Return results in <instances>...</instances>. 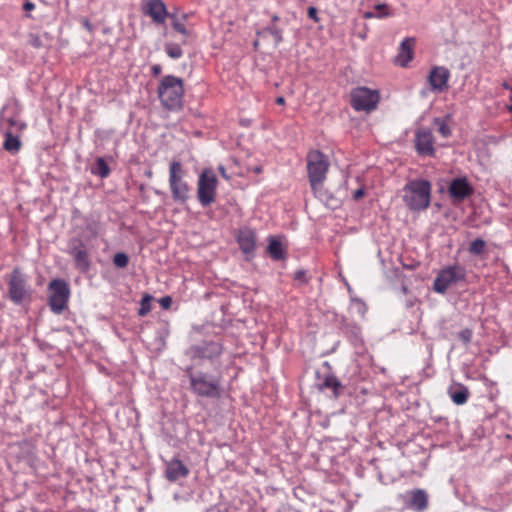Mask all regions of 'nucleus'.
I'll return each mask as SVG.
<instances>
[{
  "mask_svg": "<svg viewBox=\"0 0 512 512\" xmlns=\"http://www.w3.org/2000/svg\"><path fill=\"white\" fill-rule=\"evenodd\" d=\"M189 389L197 397L219 399L222 395L221 376L202 370L197 364L184 369Z\"/></svg>",
  "mask_w": 512,
  "mask_h": 512,
  "instance_id": "obj_1",
  "label": "nucleus"
},
{
  "mask_svg": "<svg viewBox=\"0 0 512 512\" xmlns=\"http://www.w3.org/2000/svg\"><path fill=\"white\" fill-rule=\"evenodd\" d=\"M330 163L328 157L319 150L310 151L307 154V172L311 188L316 197L330 205L332 197H328L323 190L322 184L326 179Z\"/></svg>",
  "mask_w": 512,
  "mask_h": 512,
  "instance_id": "obj_2",
  "label": "nucleus"
},
{
  "mask_svg": "<svg viewBox=\"0 0 512 512\" xmlns=\"http://www.w3.org/2000/svg\"><path fill=\"white\" fill-rule=\"evenodd\" d=\"M403 200L412 211H422L429 207L431 202V184L427 180L419 179L408 182L404 187Z\"/></svg>",
  "mask_w": 512,
  "mask_h": 512,
  "instance_id": "obj_3",
  "label": "nucleus"
},
{
  "mask_svg": "<svg viewBox=\"0 0 512 512\" xmlns=\"http://www.w3.org/2000/svg\"><path fill=\"white\" fill-rule=\"evenodd\" d=\"M158 95L165 108L169 110L180 108L184 95L182 79L173 75L164 76L158 87Z\"/></svg>",
  "mask_w": 512,
  "mask_h": 512,
  "instance_id": "obj_4",
  "label": "nucleus"
},
{
  "mask_svg": "<svg viewBox=\"0 0 512 512\" xmlns=\"http://www.w3.org/2000/svg\"><path fill=\"white\" fill-rule=\"evenodd\" d=\"M26 128V124L13 117H7L4 109L0 113V131L5 137L3 147L10 153H17L22 143L19 138V133Z\"/></svg>",
  "mask_w": 512,
  "mask_h": 512,
  "instance_id": "obj_5",
  "label": "nucleus"
},
{
  "mask_svg": "<svg viewBox=\"0 0 512 512\" xmlns=\"http://www.w3.org/2000/svg\"><path fill=\"white\" fill-rule=\"evenodd\" d=\"M185 171L181 162L172 161L169 165V188L173 200L184 204L190 198L191 187L185 181Z\"/></svg>",
  "mask_w": 512,
  "mask_h": 512,
  "instance_id": "obj_6",
  "label": "nucleus"
},
{
  "mask_svg": "<svg viewBox=\"0 0 512 512\" xmlns=\"http://www.w3.org/2000/svg\"><path fill=\"white\" fill-rule=\"evenodd\" d=\"M466 269L462 265H448L441 269L433 282V290L439 294H445L453 285L465 281Z\"/></svg>",
  "mask_w": 512,
  "mask_h": 512,
  "instance_id": "obj_7",
  "label": "nucleus"
},
{
  "mask_svg": "<svg viewBox=\"0 0 512 512\" xmlns=\"http://www.w3.org/2000/svg\"><path fill=\"white\" fill-rule=\"evenodd\" d=\"M31 287L27 276L19 268H14L8 277V296L16 305L31 298Z\"/></svg>",
  "mask_w": 512,
  "mask_h": 512,
  "instance_id": "obj_8",
  "label": "nucleus"
},
{
  "mask_svg": "<svg viewBox=\"0 0 512 512\" xmlns=\"http://www.w3.org/2000/svg\"><path fill=\"white\" fill-rule=\"evenodd\" d=\"M218 179L211 168H205L197 181V199L202 207L210 206L216 199Z\"/></svg>",
  "mask_w": 512,
  "mask_h": 512,
  "instance_id": "obj_9",
  "label": "nucleus"
},
{
  "mask_svg": "<svg viewBox=\"0 0 512 512\" xmlns=\"http://www.w3.org/2000/svg\"><path fill=\"white\" fill-rule=\"evenodd\" d=\"M48 303L50 309L55 314H61L66 308L70 296L68 283L60 278L53 279L49 285Z\"/></svg>",
  "mask_w": 512,
  "mask_h": 512,
  "instance_id": "obj_10",
  "label": "nucleus"
},
{
  "mask_svg": "<svg viewBox=\"0 0 512 512\" xmlns=\"http://www.w3.org/2000/svg\"><path fill=\"white\" fill-rule=\"evenodd\" d=\"M222 352L223 348L220 343L209 341L190 346L186 350L185 355L193 362V364H197L199 366V362L201 360H209L213 362L215 359L220 357Z\"/></svg>",
  "mask_w": 512,
  "mask_h": 512,
  "instance_id": "obj_11",
  "label": "nucleus"
},
{
  "mask_svg": "<svg viewBox=\"0 0 512 512\" xmlns=\"http://www.w3.org/2000/svg\"><path fill=\"white\" fill-rule=\"evenodd\" d=\"M67 253L72 257L74 266L77 270L82 273H86L90 270V254L87 245L82 238H70L67 243Z\"/></svg>",
  "mask_w": 512,
  "mask_h": 512,
  "instance_id": "obj_12",
  "label": "nucleus"
},
{
  "mask_svg": "<svg viewBox=\"0 0 512 512\" xmlns=\"http://www.w3.org/2000/svg\"><path fill=\"white\" fill-rule=\"evenodd\" d=\"M351 106L356 111L370 112L377 107L379 94L366 87H357L351 91Z\"/></svg>",
  "mask_w": 512,
  "mask_h": 512,
  "instance_id": "obj_13",
  "label": "nucleus"
},
{
  "mask_svg": "<svg viewBox=\"0 0 512 512\" xmlns=\"http://www.w3.org/2000/svg\"><path fill=\"white\" fill-rule=\"evenodd\" d=\"M73 218H79L82 221V225H77L75 231L78 233L79 238L84 241L92 240L98 237L100 233V222L93 215H81L79 210L73 212Z\"/></svg>",
  "mask_w": 512,
  "mask_h": 512,
  "instance_id": "obj_14",
  "label": "nucleus"
},
{
  "mask_svg": "<svg viewBox=\"0 0 512 512\" xmlns=\"http://www.w3.org/2000/svg\"><path fill=\"white\" fill-rule=\"evenodd\" d=\"M450 75V71L446 67L433 66L427 77L431 90L437 93H442L447 90Z\"/></svg>",
  "mask_w": 512,
  "mask_h": 512,
  "instance_id": "obj_15",
  "label": "nucleus"
},
{
  "mask_svg": "<svg viewBox=\"0 0 512 512\" xmlns=\"http://www.w3.org/2000/svg\"><path fill=\"white\" fill-rule=\"evenodd\" d=\"M415 148L421 156H433L435 154L434 137L430 129L420 128L415 132Z\"/></svg>",
  "mask_w": 512,
  "mask_h": 512,
  "instance_id": "obj_16",
  "label": "nucleus"
},
{
  "mask_svg": "<svg viewBox=\"0 0 512 512\" xmlns=\"http://www.w3.org/2000/svg\"><path fill=\"white\" fill-rule=\"evenodd\" d=\"M473 187L465 177L454 178L449 186L448 193L454 202H461L473 193Z\"/></svg>",
  "mask_w": 512,
  "mask_h": 512,
  "instance_id": "obj_17",
  "label": "nucleus"
},
{
  "mask_svg": "<svg viewBox=\"0 0 512 512\" xmlns=\"http://www.w3.org/2000/svg\"><path fill=\"white\" fill-rule=\"evenodd\" d=\"M416 43L414 37H407L399 45L398 54L395 58V63L401 67H406L413 59V49Z\"/></svg>",
  "mask_w": 512,
  "mask_h": 512,
  "instance_id": "obj_18",
  "label": "nucleus"
},
{
  "mask_svg": "<svg viewBox=\"0 0 512 512\" xmlns=\"http://www.w3.org/2000/svg\"><path fill=\"white\" fill-rule=\"evenodd\" d=\"M188 474L189 469L180 459L173 458L166 463L165 476L170 482L185 478Z\"/></svg>",
  "mask_w": 512,
  "mask_h": 512,
  "instance_id": "obj_19",
  "label": "nucleus"
},
{
  "mask_svg": "<svg viewBox=\"0 0 512 512\" xmlns=\"http://www.w3.org/2000/svg\"><path fill=\"white\" fill-rule=\"evenodd\" d=\"M241 251L246 255H253L256 248V234L249 228L241 229L237 236Z\"/></svg>",
  "mask_w": 512,
  "mask_h": 512,
  "instance_id": "obj_20",
  "label": "nucleus"
},
{
  "mask_svg": "<svg viewBox=\"0 0 512 512\" xmlns=\"http://www.w3.org/2000/svg\"><path fill=\"white\" fill-rule=\"evenodd\" d=\"M146 14L157 24L164 23L168 16L166 6L162 0H148Z\"/></svg>",
  "mask_w": 512,
  "mask_h": 512,
  "instance_id": "obj_21",
  "label": "nucleus"
},
{
  "mask_svg": "<svg viewBox=\"0 0 512 512\" xmlns=\"http://www.w3.org/2000/svg\"><path fill=\"white\" fill-rule=\"evenodd\" d=\"M410 500L407 506L417 512H423L428 507V494L423 489H413L408 492Z\"/></svg>",
  "mask_w": 512,
  "mask_h": 512,
  "instance_id": "obj_22",
  "label": "nucleus"
},
{
  "mask_svg": "<svg viewBox=\"0 0 512 512\" xmlns=\"http://www.w3.org/2000/svg\"><path fill=\"white\" fill-rule=\"evenodd\" d=\"M447 393L456 405L465 404L470 395L469 389L465 385L456 382L448 387Z\"/></svg>",
  "mask_w": 512,
  "mask_h": 512,
  "instance_id": "obj_23",
  "label": "nucleus"
},
{
  "mask_svg": "<svg viewBox=\"0 0 512 512\" xmlns=\"http://www.w3.org/2000/svg\"><path fill=\"white\" fill-rule=\"evenodd\" d=\"M325 389H329L332 391L333 396L335 398H338L343 390L344 386L342 383L338 380V378L333 374H327L324 378L322 383L319 385V390L323 391Z\"/></svg>",
  "mask_w": 512,
  "mask_h": 512,
  "instance_id": "obj_24",
  "label": "nucleus"
},
{
  "mask_svg": "<svg viewBox=\"0 0 512 512\" xmlns=\"http://www.w3.org/2000/svg\"><path fill=\"white\" fill-rule=\"evenodd\" d=\"M269 244L267 246V252L274 261L284 260L286 258V252L283 248L282 243L274 237H269Z\"/></svg>",
  "mask_w": 512,
  "mask_h": 512,
  "instance_id": "obj_25",
  "label": "nucleus"
},
{
  "mask_svg": "<svg viewBox=\"0 0 512 512\" xmlns=\"http://www.w3.org/2000/svg\"><path fill=\"white\" fill-rule=\"evenodd\" d=\"M392 15L393 14L390 12V9H389L388 5H386V4H377L374 7L373 11H367V12L364 13V18L365 19H371V18L382 19V18L390 17Z\"/></svg>",
  "mask_w": 512,
  "mask_h": 512,
  "instance_id": "obj_26",
  "label": "nucleus"
},
{
  "mask_svg": "<svg viewBox=\"0 0 512 512\" xmlns=\"http://www.w3.org/2000/svg\"><path fill=\"white\" fill-rule=\"evenodd\" d=\"M110 172L111 170L103 157H98L95 164L91 167V173L101 178H107Z\"/></svg>",
  "mask_w": 512,
  "mask_h": 512,
  "instance_id": "obj_27",
  "label": "nucleus"
},
{
  "mask_svg": "<svg viewBox=\"0 0 512 512\" xmlns=\"http://www.w3.org/2000/svg\"><path fill=\"white\" fill-rule=\"evenodd\" d=\"M166 54L172 59H179L183 56V50L180 45L168 42L164 45Z\"/></svg>",
  "mask_w": 512,
  "mask_h": 512,
  "instance_id": "obj_28",
  "label": "nucleus"
},
{
  "mask_svg": "<svg viewBox=\"0 0 512 512\" xmlns=\"http://www.w3.org/2000/svg\"><path fill=\"white\" fill-rule=\"evenodd\" d=\"M263 33H269L274 38L276 46H278L283 41V31L275 24L265 27L263 29Z\"/></svg>",
  "mask_w": 512,
  "mask_h": 512,
  "instance_id": "obj_29",
  "label": "nucleus"
},
{
  "mask_svg": "<svg viewBox=\"0 0 512 512\" xmlns=\"http://www.w3.org/2000/svg\"><path fill=\"white\" fill-rule=\"evenodd\" d=\"M485 247V241L480 238H477L470 243L468 251L470 254L478 256L484 253Z\"/></svg>",
  "mask_w": 512,
  "mask_h": 512,
  "instance_id": "obj_30",
  "label": "nucleus"
},
{
  "mask_svg": "<svg viewBox=\"0 0 512 512\" xmlns=\"http://www.w3.org/2000/svg\"><path fill=\"white\" fill-rule=\"evenodd\" d=\"M434 125L437 126L438 133L443 136L444 138H447L451 135V129L449 125L447 124L446 120L441 118H435L434 119Z\"/></svg>",
  "mask_w": 512,
  "mask_h": 512,
  "instance_id": "obj_31",
  "label": "nucleus"
},
{
  "mask_svg": "<svg viewBox=\"0 0 512 512\" xmlns=\"http://www.w3.org/2000/svg\"><path fill=\"white\" fill-rule=\"evenodd\" d=\"M113 264L116 268H126L129 264V256L124 252H117L113 256Z\"/></svg>",
  "mask_w": 512,
  "mask_h": 512,
  "instance_id": "obj_32",
  "label": "nucleus"
},
{
  "mask_svg": "<svg viewBox=\"0 0 512 512\" xmlns=\"http://www.w3.org/2000/svg\"><path fill=\"white\" fill-rule=\"evenodd\" d=\"M151 300H152V296H150L149 294H145L143 296L141 303H140V308L138 310V314L140 316H145L150 312Z\"/></svg>",
  "mask_w": 512,
  "mask_h": 512,
  "instance_id": "obj_33",
  "label": "nucleus"
},
{
  "mask_svg": "<svg viewBox=\"0 0 512 512\" xmlns=\"http://www.w3.org/2000/svg\"><path fill=\"white\" fill-rule=\"evenodd\" d=\"M294 279L300 284H307L309 278L307 277V272L304 269H299L294 274Z\"/></svg>",
  "mask_w": 512,
  "mask_h": 512,
  "instance_id": "obj_34",
  "label": "nucleus"
},
{
  "mask_svg": "<svg viewBox=\"0 0 512 512\" xmlns=\"http://www.w3.org/2000/svg\"><path fill=\"white\" fill-rule=\"evenodd\" d=\"M172 18L174 19V21L172 23L173 28L185 36L188 35V31H187L185 25L183 23L179 22V20L175 16H172Z\"/></svg>",
  "mask_w": 512,
  "mask_h": 512,
  "instance_id": "obj_35",
  "label": "nucleus"
},
{
  "mask_svg": "<svg viewBox=\"0 0 512 512\" xmlns=\"http://www.w3.org/2000/svg\"><path fill=\"white\" fill-rule=\"evenodd\" d=\"M458 338L465 344L469 343L472 338V331L470 329H463L458 333Z\"/></svg>",
  "mask_w": 512,
  "mask_h": 512,
  "instance_id": "obj_36",
  "label": "nucleus"
},
{
  "mask_svg": "<svg viewBox=\"0 0 512 512\" xmlns=\"http://www.w3.org/2000/svg\"><path fill=\"white\" fill-rule=\"evenodd\" d=\"M29 42L34 48H41L43 46L42 40L38 35L31 34Z\"/></svg>",
  "mask_w": 512,
  "mask_h": 512,
  "instance_id": "obj_37",
  "label": "nucleus"
},
{
  "mask_svg": "<svg viewBox=\"0 0 512 512\" xmlns=\"http://www.w3.org/2000/svg\"><path fill=\"white\" fill-rule=\"evenodd\" d=\"M159 304L163 309H169L172 305V298L170 296H164L159 299Z\"/></svg>",
  "mask_w": 512,
  "mask_h": 512,
  "instance_id": "obj_38",
  "label": "nucleus"
},
{
  "mask_svg": "<svg viewBox=\"0 0 512 512\" xmlns=\"http://www.w3.org/2000/svg\"><path fill=\"white\" fill-rule=\"evenodd\" d=\"M317 13H318V11H317V9L315 7L311 6V7L308 8V12H307L308 17L310 19H313L316 22L318 21Z\"/></svg>",
  "mask_w": 512,
  "mask_h": 512,
  "instance_id": "obj_39",
  "label": "nucleus"
},
{
  "mask_svg": "<svg viewBox=\"0 0 512 512\" xmlns=\"http://www.w3.org/2000/svg\"><path fill=\"white\" fill-rule=\"evenodd\" d=\"M151 72L154 76H158L162 72V67L159 64H155L151 67Z\"/></svg>",
  "mask_w": 512,
  "mask_h": 512,
  "instance_id": "obj_40",
  "label": "nucleus"
},
{
  "mask_svg": "<svg viewBox=\"0 0 512 512\" xmlns=\"http://www.w3.org/2000/svg\"><path fill=\"white\" fill-rule=\"evenodd\" d=\"M364 194H365V191L363 188L357 189L353 194V199L359 200L364 196Z\"/></svg>",
  "mask_w": 512,
  "mask_h": 512,
  "instance_id": "obj_41",
  "label": "nucleus"
},
{
  "mask_svg": "<svg viewBox=\"0 0 512 512\" xmlns=\"http://www.w3.org/2000/svg\"><path fill=\"white\" fill-rule=\"evenodd\" d=\"M355 303L358 306V311L362 314L366 312V306L361 300H356Z\"/></svg>",
  "mask_w": 512,
  "mask_h": 512,
  "instance_id": "obj_42",
  "label": "nucleus"
},
{
  "mask_svg": "<svg viewBox=\"0 0 512 512\" xmlns=\"http://www.w3.org/2000/svg\"><path fill=\"white\" fill-rule=\"evenodd\" d=\"M34 8H35V4H34V3H32V2H30V1H27V2H26V3H24V5H23V9H24L25 11H31V10H33Z\"/></svg>",
  "mask_w": 512,
  "mask_h": 512,
  "instance_id": "obj_43",
  "label": "nucleus"
},
{
  "mask_svg": "<svg viewBox=\"0 0 512 512\" xmlns=\"http://www.w3.org/2000/svg\"><path fill=\"white\" fill-rule=\"evenodd\" d=\"M218 170H219L220 174H221L225 179H228V178H229V177H228V175L226 174V169H225V167H224L223 165H220V166L218 167Z\"/></svg>",
  "mask_w": 512,
  "mask_h": 512,
  "instance_id": "obj_44",
  "label": "nucleus"
},
{
  "mask_svg": "<svg viewBox=\"0 0 512 512\" xmlns=\"http://www.w3.org/2000/svg\"><path fill=\"white\" fill-rule=\"evenodd\" d=\"M204 512H220V510L217 507L212 506V507L206 509Z\"/></svg>",
  "mask_w": 512,
  "mask_h": 512,
  "instance_id": "obj_45",
  "label": "nucleus"
},
{
  "mask_svg": "<svg viewBox=\"0 0 512 512\" xmlns=\"http://www.w3.org/2000/svg\"><path fill=\"white\" fill-rule=\"evenodd\" d=\"M276 103L279 105H283L285 103V99L283 97H278L276 99Z\"/></svg>",
  "mask_w": 512,
  "mask_h": 512,
  "instance_id": "obj_46",
  "label": "nucleus"
},
{
  "mask_svg": "<svg viewBox=\"0 0 512 512\" xmlns=\"http://www.w3.org/2000/svg\"><path fill=\"white\" fill-rule=\"evenodd\" d=\"M278 20H279V17H278L277 15H274V16L272 17V22H273V24H274L276 21H278Z\"/></svg>",
  "mask_w": 512,
  "mask_h": 512,
  "instance_id": "obj_47",
  "label": "nucleus"
}]
</instances>
